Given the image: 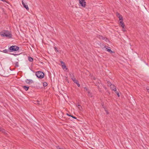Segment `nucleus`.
<instances>
[{
  "label": "nucleus",
  "instance_id": "obj_25",
  "mask_svg": "<svg viewBox=\"0 0 149 149\" xmlns=\"http://www.w3.org/2000/svg\"><path fill=\"white\" fill-rule=\"evenodd\" d=\"M62 67H63V69H64L66 68V66L65 65V64L64 65H62Z\"/></svg>",
  "mask_w": 149,
  "mask_h": 149
},
{
  "label": "nucleus",
  "instance_id": "obj_20",
  "mask_svg": "<svg viewBox=\"0 0 149 149\" xmlns=\"http://www.w3.org/2000/svg\"><path fill=\"white\" fill-rule=\"evenodd\" d=\"M8 49H5L3 51V52L5 53H8Z\"/></svg>",
  "mask_w": 149,
  "mask_h": 149
},
{
  "label": "nucleus",
  "instance_id": "obj_35",
  "mask_svg": "<svg viewBox=\"0 0 149 149\" xmlns=\"http://www.w3.org/2000/svg\"><path fill=\"white\" fill-rule=\"evenodd\" d=\"M1 1H3L4 2L5 1V0H1Z\"/></svg>",
  "mask_w": 149,
  "mask_h": 149
},
{
  "label": "nucleus",
  "instance_id": "obj_17",
  "mask_svg": "<svg viewBox=\"0 0 149 149\" xmlns=\"http://www.w3.org/2000/svg\"><path fill=\"white\" fill-rule=\"evenodd\" d=\"M28 60L30 62H32L33 61V58L31 57H28Z\"/></svg>",
  "mask_w": 149,
  "mask_h": 149
},
{
  "label": "nucleus",
  "instance_id": "obj_4",
  "mask_svg": "<svg viewBox=\"0 0 149 149\" xmlns=\"http://www.w3.org/2000/svg\"><path fill=\"white\" fill-rule=\"evenodd\" d=\"M9 49L10 52L13 51H16L18 50L19 47L16 46H12L9 48Z\"/></svg>",
  "mask_w": 149,
  "mask_h": 149
},
{
  "label": "nucleus",
  "instance_id": "obj_14",
  "mask_svg": "<svg viewBox=\"0 0 149 149\" xmlns=\"http://www.w3.org/2000/svg\"><path fill=\"white\" fill-rule=\"evenodd\" d=\"M77 107L80 111H82V108L81 106L80 105L78 104L77 106Z\"/></svg>",
  "mask_w": 149,
  "mask_h": 149
},
{
  "label": "nucleus",
  "instance_id": "obj_2",
  "mask_svg": "<svg viewBox=\"0 0 149 149\" xmlns=\"http://www.w3.org/2000/svg\"><path fill=\"white\" fill-rule=\"evenodd\" d=\"M101 47L102 49H104V50L108 51L110 52L111 54L114 53V52L112 51L110 48V47L104 45L102 44L101 46Z\"/></svg>",
  "mask_w": 149,
  "mask_h": 149
},
{
  "label": "nucleus",
  "instance_id": "obj_23",
  "mask_svg": "<svg viewBox=\"0 0 149 149\" xmlns=\"http://www.w3.org/2000/svg\"><path fill=\"white\" fill-rule=\"evenodd\" d=\"M107 83L108 84V86H110L111 84V83L109 81H107Z\"/></svg>",
  "mask_w": 149,
  "mask_h": 149
},
{
  "label": "nucleus",
  "instance_id": "obj_24",
  "mask_svg": "<svg viewBox=\"0 0 149 149\" xmlns=\"http://www.w3.org/2000/svg\"><path fill=\"white\" fill-rule=\"evenodd\" d=\"M115 92L116 93V94L118 96V97H119L120 96V95H119V92H118L116 91V92Z\"/></svg>",
  "mask_w": 149,
  "mask_h": 149
},
{
  "label": "nucleus",
  "instance_id": "obj_30",
  "mask_svg": "<svg viewBox=\"0 0 149 149\" xmlns=\"http://www.w3.org/2000/svg\"><path fill=\"white\" fill-rule=\"evenodd\" d=\"M70 116L72 117L73 118H75V119H76V118L75 117V116Z\"/></svg>",
  "mask_w": 149,
  "mask_h": 149
},
{
  "label": "nucleus",
  "instance_id": "obj_34",
  "mask_svg": "<svg viewBox=\"0 0 149 149\" xmlns=\"http://www.w3.org/2000/svg\"><path fill=\"white\" fill-rule=\"evenodd\" d=\"M67 115H68V116H71V115H70L68 114H67Z\"/></svg>",
  "mask_w": 149,
  "mask_h": 149
},
{
  "label": "nucleus",
  "instance_id": "obj_21",
  "mask_svg": "<svg viewBox=\"0 0 149 149\" xmlns=\"http://www.w3.org/2000/svg\"><path fill=\"white\" fill-rule=\"evenodd\" d=\"M47 84L46 82H44L43 83V85L44 86H47Z\"/></svg>",
  "mask_w": 149,
  "mask_h": 149
},
{
  "label": "nucleus",
  "instance_id": "obj_7",
  "mask_svg": "<svg viewBox=\"0 0 149 149\" xmlns=\"http://www.w3.org/2000/svg\"><path fill=\"white\" fill-rule=\"evenodd\" d=\"M110 87L112 90L114 91L115 92L116 91V89L114 85L111 84Z\"/></svg>",
  "mask_w": 149,
  "mask_h": 149
},
{
  "label": "nucleus",
  "instance_id": "obj_10",
  "mask_svg": "<svg viewBox=\"0 0 149 149\" xmlns=\"http://www.w3.org/2000/svg\"><path fill=\"white\" fill-rule=\"evenodd\" d=\"M26 83L29 84L33 83V81L31 79H27L26 80Z\"/></svg>",
  "mask_w": 149,
  "mask_h": 149
},
{
  "label": "nucleus",
  "instance_id": "obj_29",
  "mask_svg": "<svg viewBox=\"0 0 149 149\" xmlns=\"http://www.w3.org/2000/svg\"><path fill=\"white\" fill-rule=\"evenodd\" d=\"M146 89L147 91L149 93V89L148 88V87H147Z\"/></svg>",
  "mask_w": 149,
  "mask_h": 149
},
{
  "label": "nucleus",
  "instance_id": "obj_5",
  "mask_svg": "<svg viewBox=\"0 0 149 149\" xmlns=\"http://www.w3.org/2000/svg\"><path fill=\"white\" fill-rule=\"evenodd\" d=\"M79 3L82 7H85L86 6V3L85 0H79Z\"/></svg>",
  "mask_w": 149,
  "mask_h": 149
},
{
  "label": "nucleus",
  "instance_id": "obj_27",
  "mask_svg": "<svg viewBox=\"0 0 149 149\" xmlns=\"http://www.w3.org/2000/svg\"><path fill=\"white\" fill-rule=\"evenodd\" d=\"M122 30H123V31H125V29L124 28V27H123V28L122 27Z\"/></svg>",
  "mask_w": 149,
  "mask_h": 149
},
{
  "label": "nucleus",
  "instance_id": "obj_13",
  "mask_svg": "<svg viewBox=\"0 0 149 149\" xmlns=\"http://www.w3.org/2000/svg\"><path fill=\"white\" fill-rule=\"evenodd\" d=\"M73 81L74 82V83H75L77 85V86L78 87H79L80 86V85L79 83V82L77 80H76L75 79Z\"/></svg>",
  "mask_w": 149,
  "mask_h": 149
},
{
  "label": "nucleus",
  "instance_id": "obj_26",
  "mask_svg": "<svg viewBox=\"0 0 149 149\" xmlns=\"http://www.w3.org/2000/svg\"><path fill=\"white\" fill-rule=\"evenodd\" d=\"M61 63L62 65H65V63L62 61H61Z\"/></svg>",
  "mask_w": 149,
  "mask_h": 149
},
{
  "label": "nucleus",
  "instance_id": "obj_16",
  "mask_svg": "<svg viewBox=\"0 0 149 149\" xmlns=\"http://www.w3.org/2000/svg\"><path fill=\"white\" fill-rule=\"evenodd\" d=\"M97 37L99 38L100 39L104 40V38L103 37L100 35H98Z\"/></svg>",
  "mask_w": 149,
  "mask_h": 149
},
{
  "label": "nucleus",
  "instance_id": "obj_3",
  "mask_svg": "<svg viewBox=\"0 0 149 149\" xmlns=\"http://www.w3.org/2000/svg\"><path fill=\"white\" fill-rule=\"evenodd\" d=\"M36 75L38 78L40 79L43 78L44 77V73L40 71L36 72Z\"/></svg>",
  "mask_w": 149,
  "mask_h": 149
},
{
  "label": "nucleus",
  "instance_id": "obj_12",
  "mask_svg": "<svg viewBox=\"0 0 149 149\" xmlns=\"http://www.w3.org/2000/svg\"><path fill=\"white\" fill-rule=\"evenodd\" d=\"M70 77L73 81L76 79L73 74L70 73Z\"/></svg>",
  "mask_w": 149,
  "mask_h": 149
},
{
  "label": "nucleus",
  "instance_id": "obj_6",
  "mask_svg": "<svg viewBox=\"0 0 149 149\" xmlns=\"http://www.w3.org/2000/svg\"><path fill=\"white\" fill-rule=\"evenodd\" d=\"M116 15L117 17L119 18V20L123 19L122 16L120 13H118V12H117Z\"/></svg>",
  "mask_w": 149,
  "mask_h": 149
},
{
  "label": "nucleus",
  "instance_id": "obj_33",
  "mask_svg": "<svg viewBox=\"0 0 149 149\" xmlns=\"http://www.w3.org/2000/svg\"><path fill=\"white\" fill-rule=\"evenodd\" d=\"M93 79L94 80H95V77H93Z\"/></svg>",
  "mask_w": 149,
  "mask_h": 149
},
{
  "label": "nucleus",
  "instance_id": "obj_18",
  "mask_svg": "<svg viewBox=\"0 0 149 149\" xmlns=\"http://www.w3.org/2000/svg\"><path fill=\"white\" fill-rule=\"evenodd\" d=\"M88 95L90 97H92L91 94L89 91H88Z\"/></svg>",
  "mask_w": 149,
  "mask_h": 149
},
{
  "label": "nucleus",
  "instance_id": "obj_8",
  "mask_svg": "<svg viewBox=\"0 0 149 149\" xmlns=\"http://www.w3.org/2000/svg\"><path fill=\"white\" fill-rule=\"evenodd\" d=\"M22 4L24 7L27 10H29V8L28 7L27 5H26V3H25L24 2H23V1H22Z\"/></svg>",
  "mask_w": 149,
  "mask_h": 149
},
{
  "label": "nucleus",
  "instance_id": "obj_31",
  "mask_svg": "<svg viewBox=\"0 0 149 149\" xmlns=\"http://www.w3.org/2000/svg\"><path fill=\"white\" fill-rule=\"evenodd\" d=\"M57 149H61V148H60L59 146H58L57 147Z\"/></svg>",
  "mask_w": 149,
  "mask_h": 149
},
{
  "label": "nucleus",
  "instance_id": "obj_28",
  "mask_svg": "<svg viewBox=\"0 0 149 149\" xmlns=\"http://www.w3.org/2000/svg\"><path fill=\"white\" fill-rule=\"evenodd\" d=\"M37 104H40V101L38 100L37 101Z\"/></svg>",
  "mask_w": 149,
  "mask_h": 149
},
{
  "label": "nucleus",
  "instance_id": "obj_15",
  "mask_svg": "<svg viewBox=\"0 0 149 149\" xmlns=\"http://www.w3.org/2000/svg\"><path fill=\"white\" fill-rule=\"evenodd\" d=\"M23 88L26 91H27L29 88V87L26 86H23Z\"/></svg>",
  "mask_w": 149,
  "mask_h": 149
},
{
  "label": "nucleus",
  "instance_id": "obj_11",
  "mask_svg": "<svg viewBox=\"0 0 149 149\" xmlns=\"http://www.w3.org/2000/svg\"><path fill=\"white\" fill-rule=\"evenodd\" d=\"M120 25L122 27H123L125 26V25L124 24V23L123 22V19L121 20H120Z\"/></svg>",
  "mask_w": 149,
  "mask_h": 149
},
{
  "label": "nucleus",
  "instance_id": "obj_22",
  "mask_svg": "<svg viewBox=\"0 0 149 149\" xmlns=\"http://www.w3.org/2000/svg\"><path fill=\"white\" fill-rule=\"evenodd\" d=\"M54 48L56 52H58V50L57 49V48L56 47V46L54 47Z\"/></svg>",
  "mask_w": 149,
  "mask_h": 149
},
{
  "label": "nucleus",
  "instance_id": "obj_9",
  "mask_svg": "<svg viewBox=\"0 0 149 149\" xmlns=\"http://www.w3.org/2000/svg\"><path fill=\"white\" fill-rule=\"evenodd\" d=\"M0 132H2L3 133H4L5 134H7V132L3 128L0 127Z\"/></svg>",
  "mask_w": 149,
  "mask_h": 149
},
{
  "label": "nucleus",
  "instance_id": "obj_19",
  "mask_svg": "<svg viewBox=\"0 0 149 149\" xmlns=\"http://www.w3.org/2000/svg\"><path fill=\"white\" fill-rule=\"evenodd\" d=\"M19 66V63L18 62H16L15 63V66L16 67H18Z\"/></svg>",
  "mask_w": 149,
  "mask_h": 149
},
{
  "label": "nucleus",
  "instance_id": "obj_1",
  "mask_svg": "<svg viewBox=\"0 0 149 149\" xmlns=\"http://www.w3.org/2000/svg\"><path fill=\"white\" fill-rule=\"evenodd\" d=\"M0 35L2 37H6L9 38H12V35L8 31L4 30L0 33Z\"/></svg>",
  "mask_w": 149,
  "mask_h": 149
},
{
  "label": "nucleus",
  "instance_id": "obj_32",
  "mask_svg": "<svg viewBox=\"0 0 149 149\" xmlns=\"http://www.w3.org/2000/svg\"><path fill=\"white\" fill-rule=\"evenodd\" d=\"M105 111H106V112L107 113V114H108V112H107V110L106 109H105Z\"/></svg>",
  "mask_w": 149,
  "mask_h": 149
}]
</instances>
